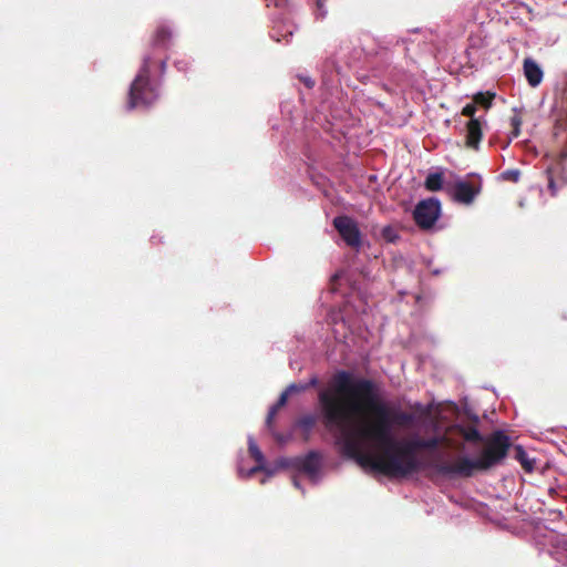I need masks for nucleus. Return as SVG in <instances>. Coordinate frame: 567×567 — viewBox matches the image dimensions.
I'll return each instance as SVG.
<instances>
[{"label": "nucleus", "mask_w": 567, "mask_h": 567, "mask_svg": "<svg viewBox=\"0 0 567 567\" xmlns=\"http://www.w3.org/2000/svg\"><path fill=\"white\" fill-rule=\"evenodd\" d=\"M324 426L334 437L344 455L367 470L390 476H404L417 471L419 450L436 451L445 445L454 451L477 452L476 457L458 456L455 461H436L437 472L446 475L471 476L484 471L506 456L508 437L495 432L484 446V439L475 425H465L457 415L454 424L443 429L442 422L456 413L455 404L439 412L431 425L434 435L429 439L414 435L396 440L392 434L389 410L379 400L375 384L364 378H353L347 371L337 372L329 384L318 393Z\"/></svg>", "instance_id": "obj_1"}, {"label": "nucleus", "mask_w": 567, "mask_h": 567, "mask_svg": "<svg viewBox=\"0 0 567 567\" xmlns=\"http://www.w3.org/2000/svg\"><path fill=\"white\" fill-rule=\"evenodd\" d=\"M152 64L153 56L150 54L145 55L138 73L130 86L127 110L147 107L157 101L159 95L158 86L150 79Z\"/></svg>", "instance_id": "obj_2"}, {"label": "nucleus", "mask_w": 567, "mask_h": 567, "mask_svg": "<svg viewBox=\"0 0 567 567\" xmlns=\"http://www.w3.org/2000/svg\"><path fill=\"white\" fill-rule=\"evenodd\" d=\"M248 450L251 457L255 460L256 465L250 468H246L243 463L239 462L238 474L240 477L249 478L255 473L262 472L265 477L260 481V483L265 484L267 480L274 476L279 470L287 468L290 465L288 458H279L274 465L267 464L265 455L251 435L248 436Z\"/></svg>", "instance_id": "obj_3"}, {"label": "nucleus", "mask_w": 567, "mask_h": 567, "mask_svg": "<svg viewBox=\"0 0 567 567\" xmlns=\"http://www.w3.org/2000/svg\"><path fill=\"white\" fill-rule=\"evenodd\" d=\"M441 204L436 198L421 200L413 212L414 220L423 229L431 228L439 219Z\"/></svg>", "instance_id": "obj_4"}, {"label": "nucleus", "mask_w": 567, "mask_h": 567, "mask_svg": "<svg viewBox=\"0 0 567 567\" xmlns=\"http://www.w3.org/2000/svg\"><path fill=\"white\" fill-rule=\"evenodd\" d=\"M333 226L348 246L359 249L361 246V233L357 221L349 216H338L333 219Z\"/></svg>", "instance_id": "obj_5"}, {"label": "nucleus", "mask_w": 567, "mask_h": 567, "mask_svg": "<svg viewBox=\"0 0 567 567\" xmlns=\"http://www.w3.org/2000/svg\"><path fill=\"white\" fill-rule=\"evenodd\" d=\"M289 461V466L296 467L301 474H305L312 483H317L320 478L321 460L315 452L309 453L305 457Z\"/></svg>", "instance_id": "obj_6"}, {"label": "nucleus", "mask_w": 567, "mask_h": 567, "mask_svg": "<svg viewBox=\"0 0 567 567\" xmlns=\"http://www.w3.org/2000/svg\"><path fill=\"white\" fill-rule=\"evenodd\" d=\"M482 183L478 182H467L464 179H458L455 182L452 190L453 198L465 205H470L474 202L475 197L481 193Z\"/></svg>", "instance_id": "obj_7"}, {"label": "nucleus", "mask_w": 567, "mask_h": 567, "mask_svg": "<svg viewBox=\"0 0 567 567\" xmlns=\"http://www.w3.org/2000/svg\"><path fill=\"white\" fill-rule=\"evenodd\" d=\"M318 384V379L317 377H312L307 383H292L290 384L281 394H280V398L278 400V402L272 405L268 412V415H267V420H266V425L268 427L271 426V422H272V419L275 417L277 411L284 406L288 400V396L289 394L291 393H296V392H301V391H306L307 389L309 388H312V386H316Z\"/></svg>", "instance_id": "obj_8"}, {"label": "nucleus", "mask_w": 567, "mask_h": 567, "mask_svg": "<svg viewBox=\"0 0 567 567\" xmlns=\"http://www.w3.org/2000/svg\"><path fill=\"white\" fill-rule=\"evenodd\" d=\"M548 554L563 567H567V538L564 535L550 532L548 534Z\"/></svg>", "instance_id": "obj_9"}, {"label": "nucleus", "mask_w": 567, "mask_h": 567, "mask_svg": "<svg viewBox=\"0 0 567 567\" xmlns=\"http://www.w3.org/2000/svg\"><path fill=\"white\" fill-rule=\"evenodd\" d=\"M523 72L527 83L532 87H537L542 83L544 78L543 69L533 58L524 59Z\"/></svg>", "instance_id": "obj_10"}, {"label": "nucleus", "mask_w": 567, "mask_h": 567, "mask_svg": "<svg viewBox=\"0 0 567 567\" xmlns=\"http://www.w3.org/2000/svg\"><path fill=\"white\" fill-rule=\"evenodd\" d=\"M482 136L483 134L480 121L477 118L470 120L466 127V145L474 150H478Z\"/></svg>", "instance_id": "obj_11"}, {"label": "nucleus", "mask_w": 567, "mask_h": 567, "mask_svg": "<svg viewBox=\"0 0 567 567\" xmlns=\"http://www.w3.org/2000/svg\"><path fill=\"white\" fill-rule=\"evenodd\" d=\"M171 37V31L168 30L167 27H159L157 30H156V33L154 35V39H153V47L154 48H163L165 47L166 44V40L169 39Z\"/></svg>", "instance_id": "obj_12"}, {"label": "nucleus", "mask_w": 567, "mask_h": 567, "mask_svg": "<svg viewBox=\"0 0 567 567\" xmlns=\"http://www.w3.org/2000/svg\"><path fill=\"white\" fill-rule=\"evenodd\" d=\"M443 185V176L441 173H432L429 174L425 179V187L429 190L435 192L442 188Z\"/></svg>", "instance_id": "obj_13"}, {"label": "nucleus", "mask_w": 567, "mask_h": 567, "mask_svg": "<svg viewBox=\"0 0 567 567\" xmlns=\"http://www.w3.org/2000/svg\"><path fill=\"white\" fill-rule=\"evenodd\" d=\"M516 458L526 471H533L534 462L528 457L527 453L523 450L522 446L516 447Z\"/></svg>", "instance_id": "obj_14"}, {"label": "nucleus", "mask_w": 567, "mask_h": 567, "mask_svg": "<svg viewBox=\"0 0 567 567\" xmlns=\"http://www.w3.org/2000/svg\"><path fill=\"white\" fill-rule=\"evenodd\" d=\"M382 239L386 243H395L399 238L398 230L392 226H385L383 227L381 231Z\"/></svg>", "instance_id": "obj_15"}, {"label": "nucleus", "mask_w": 567, "mask_h": 567, "mask_svg": "<svg viewBox=\"0 0 567 567\" xmlns=\"http://www.w3.org/2000/svg\"><path fill=\"white\" fill-rule=\"evenodd\" d=\"M493 97H494V94L477 93L474 96V103H475V105L480 104V105H483L484 107H489Z\"/></svg>", "instance_id": "obj_16"}, {"label": "nucleus", "mask_w": 567, "mask_h": 567, "mask_svg": "<svg viewBox=\"0 0 567 567\" xmlns=\"http://www.w3.org/2000/svg\"><path fill=\"white\" fill-rule=\"evenodd\" d=\"M395 421L402 425H412L415 422V416L411 413L401 412L395 415Z\"/></svg>", "instance_id": "obj_17"}, {"label": "nucleus", "mask_w": 567, "mask_h": 567, "mask_svg": "<svg viewBox=\"0 0 567 567\" xmlns=\"http://www.w3.org/2000/svg\"><path fill=\"white\" fill-rule=\"evenodd\" d=\"M511 125L513 127V131L511 133V138H516L520 134V125H522V118L518 114H515L511 118Z\"/></svg>", "instance_id": "obj_18"}, {"label": "nucleus", "mask_w": 567, "mask_h": 567, "mask_svg": "<svg viewBox=\"0 0 567 567\" xmlns=\"http://www.w3.org/2000/svg\"><path fill=\"white\" fill-rule=\"evenodd\" d=\"M520 173L518 169H508L502 174V177L507 181L518 182Z\"/></svg>", "instance_id": "obj_19"}, {"label": "nucleus", "mask_w": 567, "mask_h": 567, "mask_svg": "<svg viewBox=\"0 0 567 567\" xmlns=\"http://www.w3.org/2000/svg\"><path fill=\"white\" fill-rule=\"evenodd\" d=\"M476 112V105L475 103H470V104H466L463 110H462V114L465 115V116H468L472 118H474V114Z\"/></svg>", "instance_id": "obj_20"}, {"label": "nucleus", "mask_w": 567, "mask_h": 567, "mask_svg": "<svg viewBox=\"0 0 567 567\" xmlns=\"http://www.w3.org/2000/svg\"><path fill=\"white\" fill-rule=\"evenodd\" d=\"M315 425V419L312 416H306L300 420V426L305 430H310Z\"/></svg>", "instance_id": "obj_21"}, {"label": "nucleus", "mask_w": 567, "mask_h": 567, "mask_svg": "<svg viewBox=\"0 0 567 567\" xmlns=\"http://www.w3.org/2000/svg\"><path fill=\"white\" fill-rule=\"evenodd\" d=\"M326 14H327V11L323 9V2L321 0H318L316 17L318 19H323L326 17Z\"/></svg>", "instance_id": "obj_22"}, {"label": "nucleus", "mask_w": 567, "mask_h": 567, "mask_svg": "<svg viewBox=\"0 0 567 567\" xmlns=\"http://www.w3.org/2000/svg\"><path fill=\"white\" fill-rule=\"evenodd\" d=\"M548 188L551 193L553 196H555L557 194V187H556V184L554 182V179L551 177H549V181H548Z\"/></svg>", "instance_id": "obj_23"}, {"label": "nucleus", "mask_w": 567, "mask_h": 567, "mask_svg": "<svg viewBox=\"0 0 567 567\" xmlns=\"http://www.w3.org/2000/svg\"><path fill=\"white\" fill-rule=\"evenodd\" d=\"M301 81L305 83L307 87H312L315 85V81L309 76L301 78Z\"/></svg>", "instance_id": "obj_24"}, {"label": "nucleus", "mask_w": 567, "mask_h": 567, "mask_svg": "<svg viewBox=\"0 0 567 567\" xmlns=\"http://www.w3.org/2000/svg\"><path fill=\"white\" fill-rule=\"evenodd\" d=\"M175 65L176 68L179 70V71H185L186 68H187V62L185 61H176L175 62Z\"/></svg>", "instance_id": "obj_25"}, {"label": "nucleus", "mask_w": 567, "mask_h": 567, "mask_svg": "<svg viewBox=\"0 0 567 567\" xmlns=\"http://www.w3.org/2000/svg\"><path fill=\"white\" fill-rule=\"evenodd\" d=\"M293 30L291 27H287L285 30V34H281L282 37L292 35Z\"/></svg>", "instance_id": "obj_26"}, {"label": "nucleus", "mask_w": 567, "mask_h": 567, "mask_svg": "<svg viewBox=\"0 0 567 567\" xmlns=\"http://www.w3.org/2000/svg\"><path fill=\"white\" fill-rule=\"evenodd\" d=\"M278 34H279V29H274V32H272L271 37H272L274 39H276V41H277V42H280V41H281V39H280V38H277V35H278Z\"/></svg>", "instance_id": "obj_27"}, {"label": "nucleus", "mask_w": 567, "mask_h": 567, "mask_svg": "<svg viewBox=\"0 0 567 567\" xmlns=\"http://www.w3.org/2000/svg\"><path fill=\"white\" fill-rule=\"evenodd\" d=\"M289 3V0H278V2L276 3V6H286Z\"/></svg>", "instance_id": "obj_28"}, {"label": "nucleus", "mask_w": 567, "mask_h": 567, "mask_svg": "<svg viewBox=\"0 0 567 567\" xmlns=\"http://www.w3.org/2000/svg\"><path fill=\"white\" fill-rule=\"evenodd\" d=\"M159 66H161L162 73H163L165 71V68H166V62L164 60H162Z\"/></svg>", "instance_id": "obj_29"}, {"label": "nucleus", "mask_w": 567, "mask_h": 567, "mask_svg": "<svg viewBox=\"0 0 567 567\" xmlns=\"http://www.w3.org/2000/svg\"><path fill=\"white\" fill-rule=\"evenodd\" d=\"M472 420H473V422H474V423H477V422H478V416L473 415V416H472Z\"/></svg>", "instance_id": "obj_30"}, {"label": "nucleus", "mask_w": 567, "mask_h": 567, "mask_svg": "<svg viewBox=\"0 0 567 567\" xmlns=\"http://www.w3.org/2000/svg\"><path fill=\"white\" fill-rule=\"evenodd\" d=\"M293 484H295L296 487H299V481H298L297 477L293 480Z\"/></svg>", "instance_id": "obj_31"}, {"label": "nucleus", "mask_w": 567, "mask_h": 567, "mask_svg": "<svg viewBox=\"0 0 567 567\" xmlns=\"http://www.w3.org/2000/svg\"><path fill=\"white\" fill-rule=\"evenodd\" d=\"M355 311H357V312H364V311H365V309H364V308H362V309H360V308H355Z\"/></svg>", "instance_id": "obj_32"}]
</instances>
